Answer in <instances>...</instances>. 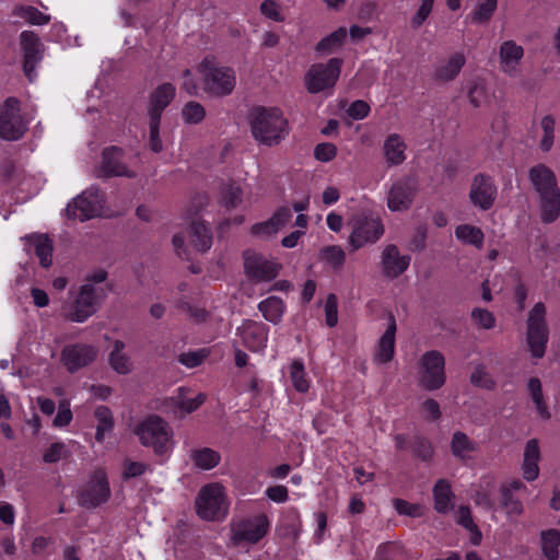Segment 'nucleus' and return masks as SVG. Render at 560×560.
Masks as SVG:
<instances>
[{"mask_svg": "<svg viewBox=\"0 0 560 560\" xmlns=\"http://www.w3.org/2000/svg\"><path fill=\"white\" fill-rule=\"evenodd\" d=\"M445 360L440 351L425 352L420 360L419 384L427 390H435L445 384Z\"/></svg>", "mask_w": 560, "mask_h": 560, "instance_id": "nucleus-11", "label": "nucleus"}, {"mask_svg": "<svg viewBox=\"0 0 560 560\" xmlns=\"http://www.w3.org/2000/svg\"><path fill=\"white\" fill-rule=\"evenodd\" d=\"M540 459V450L538 441L532 439L526 443L523 460V476L527 481H533L538 478L539 467L538 462Z\"/></svg>", "mask_w": 560, "mask_h": 560, "instance_id": "nucleus-26", "label": "nucleus"}, {"mask_svg": "<svg viewBox=\"0 0 560 560\" xmlns=\"http://www.w3.org/2000/svg\"><path fill=\"white\" fill-rule=\"evenodd\" d=\"M529 178L539 194L541 220L545 223L556 221L560 215V189L555 173L544 164H537L529 171Z\"/></svg>", "mask_w": 560, "mask_h": 560, "instance_id": "nucleus-2", "label": "nucleus"}, {"mask_svg": "<svg viewBox=\"0 0 560 560\" xmlns=\"http://www.w3.org/2000/svg\"><path fill=\"white\" fill-rule=\"evenodd\" d=\"M202 89L214 96H225L233 92L236 78L232 68L220 66L213 56H206L197 68Z\"/></svg>", "mask_w": 560, "mask_h": 560, "instance_id": "nucleus-3", "label": "nucleus"}, {"mask_svg": "<svg viewBox=\"0 0 560 560\" xmlns=\"http://www.w3.org/2000/svg\"><path fill=\"white\" fill-rule=\"evenodd\" d=\"M281 267L280 264L256 253L246 252L244 255L245 273L254 282H268L276 279Z\"/></svg>", "mask_w": 560, "mask_h": 560, "instance_id": "nucleus-16", "label": "nucleus"}, {"mask_svg": "<svg viewBox=\"0 0 560 560\" xmlns=\"http://www.w3.org/2000/svg\"><path fill=\"white\" fill-rule=\"evenodd\" d=\"M469 198L476 207L489 210L497 198V186L493 179L485 174L476 175L471 183Z\"/></svg>", "mask_w": 560, "mask_h": 560, "instance_id": "nucleus-18", "label": "nucleus"}, {"mask_svg": "<svg viewBox=\"0 0 560 560\" xmlns=\"http://www.w3.org/2000/svg\"><path fill=\"white\" fill-rule=\"evenodd\" d=\"M94 416L97 420L95 439L97 442H103L105 432H108L114 427L112 411L106 406H100L95 409Z\"/></svg>", "mask_w": 560, "mask_h": 560, "instance_id": "nucleus-42", "label": "nucleus"}, {"mask_svg": "<svg viewBox=\"0 0 560 560\" xmlns=\"http://www.w3.org/2000/svg\"><path fill=\"white\" fill-rule=\"evenodd\" d=\"M72 420V412L70 410V404L63 400L59 405V410L54 419V424L57 427H65Z\"/></svg>", "mask_w": 560, "mask_h": 560, "instance_id": "nucleus-61", "label": "nucleus"}, {"mask_svg": "<svg viewBox=\"0 0 560 560\" xmlns=\"http://www.w3.org/2000/svg\"><path fill=\"white\" fill-rule=\"evenodd\" d=\"M149 469V465L142 462H135L130 458H126L122 463L121 477L125 480L140 477Z\"/></svg>", "mask_w": 560, "mask_h": 560, "instance_id": "nucleus-51", "label": "nucleus"}, {"mask_svg": "<svg viewBox=\"0 0 560 560\" xmlns=\"http://www.w3.org/2000/svg\"><path fill=\"white\" fill-rule=\"evenodd\" d=\"M337 155V147L330 142L319 143L314 149V156L320 162H330Z\"/></svg>", "mask_w": 560, "mask_h": 560, "instance_id": "nucleus-53", "label": "nucleus"}, {"mask_svg": "<svg viewBox=\"0 0 560 560\" xmlns=\"http://www.w3.org/2000/svg\"><path fill=\"white\" fill-rule=\"evenodd\" d=\"M66 445L61 442L52 443L44 453L43 459L45 463H57L65 456Z\"/></svg>", "mask_w": 560, "mask_h": 560, "instance_id": "nucleus-59", "label": "nucleus"}, {"mask_svg": "<svg viewBox=\"0 0 560 560\" xmlns=\"http://www.w3.org/2000/svg\"><path fill=\"white\" fill-rule=\"evenodd\" d=\"M348 115L353 119H363L370 113V106L364 101H354L347 110Z\"/></svg>", "mask_w": 560, "mask_h": 560, "instance_id": "nucleus-63", "label": "nucleus"}, {"mask_svg": "<svg viewBox=\"0 0 560 560\" xmlns=\"http://www.w3.org/2000/svg\"><path fill=\"white\" fill-rule=\"evenodd\" d=\"M291 218V210L287 207H282L278 209L269 220L254 224L250 229V233L255 236L269 237L282 229Z\"/></svg>", "mask_w": 560, "mask_h": 560, "instance_id": "nucleus-23", "label": "nucleus"}, {"mask_svg": "<svg viewBox=\"0 0 560 560\" xmlns=\"http://www.w3.org/2000/svg\"><path fill=\"white\" fill-rule=\"evenodd\" d=\"M470 381L474 385L482 388H493L494 382L491 380L489 374L482 366H477L470 376Z\"/></svg>", "mask_w": 560, "mask_h": 560, "instance_id": "nucleus-57", "label": "nucleus"}, {"mask_svg": "<svg viewBox=\"0 0 560 560\" xmlns=\"http://www.w3.org/2000/svg\"><path fill=\"white\" fill-rule=\"evenodd\" d=\"M343 37H323L316 46V50L322 54H330L342 46Z\"/></svg>", "mask_w": 560, "mask_h": 560, "instance_id": "nucleus-62", "label": "nucleus"}, {"mask_svg": "<svg viewBox=\"0 0 560 560\" xmlns=\"http://www.w3.org/2000/svg\"><path fill=\"white\" fill-rule=\"evenodd\" d=\"M21 47L23 50V71L28 81L35 78V66L42 60L43 45L38 37H22Z\"/></svg>", "mask_w": 560, "mask_h": 560, "instance_id": "nucleus-22", "label": "nucleus"}, {"mask_svg": "<svg viewBox=\"0 0 560 560\" xmlns=\"http://www.w3.org/2000/svg\"><path fill=\"white\" fill-rule=\"evenodd\" d=\"M96 293L93 284L80 287L75 299L61 307V316L69 322L83 323L96 311Z\"/></svg>", "mask_w": 560, "mask_h": 560, "instance_id": "nucleus-10", "label": "nucleus"}, {"mask_svg": "<svg viewBox=\"0 0 560 560\" xmlns=\"http://www.w3.org/2000/svg\"><path fill=\"white\" fill-rule=\"evenodd\" d=\"M320 254L322 258L336 269L341 268L345 264L346 254L340 246H326L322 249Z\"/></svg>", "mask_w": 560, "mask_h": 560, "instance_id": "nucleus-46", "label": "nucleus"}, {"mask_svg": "<svg viewBox=\"0 0 560 560\" xmlns=\"http://www.w3.org/2000/svg\"><path fill=\"white\" fill-rule=\"evenodd\" d=\"M471 315L481 328L490 329L495 325V318L493 314L487 310L476 308L472 311Z\"/></svg>", "mask_w": 560, "mask_h": 560, "instance_id": "nucleus-58", "label": "nucleus"}, {"mask_svg": "<svg viewBox=\"0 0 560 560\" xmlns=\"http://www.w3.org/2000/svg\"><path fill=\"white\" fill-rule=\"evenodd\" d=\"M175 96V88L171 83L158 86L150 97L149 116L161 119L163 110Z\"/></svg>", "mask_w": 560, "mask_h": 560, "instance_id": "nucleus-24", "label": "nucleus"}, {"mask_svg": "<svg viewBox=\"0 0 560 560\" xmlns=\"http://www.w3.org/2000/svg\"><path fill=\"white\" fill-rule=\"evenodd\" d=\"M455 235L458 240L466 244L474 245L477 248L482 247L485 235L483 232L477 226L470 224L458 225L455 230Z\"/></svg>", "mask_w": 560, "mask_h": 560, "instance_id": "nucleus-40", "label": "nucleus"}, {"mask_svg": "<svg viewBox=\"0 0 560 560\" xmlns=\"http://www.w3.org/2000/svg\"><path fill=\"white\" fill-rule=\"evenodd\" d=\"M501 504L509 515L518 516L523 513L521 501L513 497L510 488H501Z\"/></svg>", "mask_w": 560, "mask_h": 560, "instance_id": "nucleus-47", "label": "nucleus"}, {"mask_svg": "<svg viewBox=\"0 0 560 560\" xmlns=\"http://www.w3.org/2000/svg\"><path fill=\"white\" fill-rule=\"evenodd\" d=\"M290 378L296 392L306 393L310 389L311 381L301 360H293L290 364Z\"/></svg>", "mask_w": 560, "mask_h": 560, "instance_id": "nucleus-38", "label": "nucleus"}, {"mask_svg": "<svg viewBox=\"0 0 560 560\" xmlns=\"http://www.w3.org/2000/svg\"><path fill=\"white\" fill-rule=\"evenodd\" d=\"M549 338V330L546 323L545 304L538 302L530 310L527 318V345L532 355L540 359L545 355Z\"/></svg>", "mask_w": 560, "mask_h": 560, "instance_id": "nucleus-5", "label": "nucleus"}, {"mask_svg": "<svg viewBox=\"0 0 560 560\" xmlns=\"http://www.w3.org/2000/svg\"><path fill=\"white\" fill-rule=\"evenodd\" d=\"M396 320L393 314L389 315V325L380 338L375 360L380 363L392 361L395 353Z\"/></svg>", "mask_w": 560, "mask_h": 560, "instance_id": "nucleus-25", "label": "nucleus"}, {"mask_svg": "<svg viewBox=\"0 0 560 560\" xmlns=\"http://www.w3.org/2000/svg\"><path fill=\"white\" fill-rule=\"evenodd\" d=\"M101 201L97 191H84L68 206L67 214L69 218L80 221L90 220L100 214Z\"/></svg>", "mask_w": 560, "mask_h": 560, "instance_id": "nucleus-17", "label": "nucleus"}, {"mask_svg": "<svg viewBox=\"0 0 560 560\" xmlns=\"http://www.w3.org/2000/svg\"><path fill=\"white\" fill-rule=\"evenodd\" d=\"M248 121L254 139L267 147L280 144L290 132L289 121L278 107L255 106Z\"/></svg>", "mask_w": 560, "mask_h": 560, "instance_id": "nucleus-1", "label": "nucleus"}, {"mask_svg": "<svg viewBox=\"0 0 560 560\" xmlns=\"http://www.w3.org/2000/svg\"><path fill=\"white\" fill-rule=\"evenodd\" d=\"M135 434L143 446L152 447L156 455L166 454L172 447L173 431L159 416H150L135 428Z\"/></svg>", "mask_w": 560, "mask_h": 560, "instance_id": "nucleus-4", "label": "nucleus"}, {"mask_svg": "<svg viewBox=\"0 0 560 560\" xmlns=\"http://www.w3.org/2000/svg\"><path fill=\"white\" fill-rule=\"evenodd\" d=\"M393 505L398 514L410 517H421L425 512V508L422 504L411 503L404 499H395Z\"/></svg>", "mask_w": 560, "mask_h": 560, "instance_id": "nucleus-45", "label": "nucleus"}, {"mask_svg": "<svg viewBox=\"0 0 560 560\" xmlns=\"http://www.w3.org/2000/svg\"><path fill=\"white\" fill-rule=\"evenodd\" d=\"M465 56L462 52H455L447 61L436 68L434 73L435 80L440 82L454 80L465 65Z\"/></svg>", "mask_w": 560, "mask_h": 560, "instance_id": "nucleus-30", "label": "nucleus"}, {"mask_svg": "<svg viewBox=\"0 0 560 560\" xmlns=\"http://www.w3.org/2000/svg\"><path fill=\"white\" fill-rule=\"evenodd\" d=\"M342 60L331 58L324 63H315L311 66L305 74V85L310 93H319L325 90L332 89L340 75Z\"/></svg>", "mask_w": 560, "mask_h": 560, "instance_id": "nucleus-8", "label": "nucleus"}, {"mask_svg": "<svg viewBox=\"0 0 560 560\" xmlns=\"http://www.w3.org/2000/svg\"><path fill=\"white\" fill-rule=\"evenodd\" d=\"M206 401V395L205 394H198L194 398H187L183 399L179 402V409L184 411L185 413H190L198 409L203 402Z\"/></svg>", "mask_w": 560, "mask_h": 560, "instance_id": "nucleus-64", "label": "nucleus"}, {"mask_svg": "<svg viewBox=\"0 0 560 560\" xmlns=\"http://www.w3.org/2000/svg\"><path fill=\"white\" fill-rule=\"evenodd\" d=\"M406 143L397 133L389 135L384 142V155L389 165H400L406 160Z\"/></svg>", "mask_w": 560, "mask_h": 560, "instance_id": "nucleus-28", "label": "nucleus"}, {"mask_svg": "<svg viewBox=\"0 0 560 560\" xmlns=\"http://www.w3.org/2000/svg\"><path fill=\"white\" fill-rule=\"evenodd\" d=\"M182 114L186 122L198 124L205 118L206 110L200 103L188 102L184 106Z\"/></svg>", "mask_w": 560, "mask_h": 560, "instance_id": "nucleus-50", "label": "nucleus"}, {"mask_svg": "<svg viewBox=\"0 0 560 560\" xmlns=\"http://www.w3.org/2000/svg\"><path fill=\"white\" fill-rule=\"evenodd\" d=\"M454 493L451 483L446 479H439L433 488L434 509L438 513L446 514L453 504Z\"/></svg>", "mask_w": 560, "mask_h": 560, "instance_id": "nucleus-27", "label": "nucleus"}, {"mask_svg": "<svg viewBox=\"0 0 560 560\" xmlns=\"http://www.w3.org/2000/svg\"><path fill=\"white\" fill-rule=\"evenodd\" d=\"M451 451L455 457L467 462L471 459V453L477 451V444L466 433L457 431L452 436Z\"/></svg>", "mask_w": 560, "mask_h": 560, "instance_id": "nucleus-32", "label": "nucleus"}, {"mask_svg": "<svg viewBox=\"0 0 560 560\" xmlns=\"http://www.w3.org/2000/svg\"><path fill=\"white\" fill-rule=\"evenodd\" d=\"M210 351L207 349H200L198 351L182 353L179 355V362L188 368H195L200 365L203 360L209 355Z\"/></svg>", "mask_w": 560, "mask_h": 560, "instance_id": "nucleus-54", "label": "nucleus"}, {"mask_svg": "<svg viewBox=\"0 0 560 560\" xmlns=\"http://www.w3.org/2000/svg\"><path fill=\"white\" fill-rule=\"evenodd\" d=\"M413 452L422 460H430L433 456L432 444L423 438H416L413 441Z\"/></svg>", "mask_w": 560, "mask_h": 560, "instance_id": "nucleus-56", "label": "nucleus"}, {"mask_svg": "<svg viewBox=\"0 0 560 560\" xmlns=\"http://www.w3.org/2000/svg\"><path fill=\"white\" fill-rule=\"evenodd\" d=\"M197 513L202 520L218 521L228 514L224 488L219 483L205 486L196 501Z\"/></svg>", "mask_w": 560, "mask_h": 560, "instance_id": "nucleus-6", "label": "nucleus"}, {"mask_svg": "<svg viewBox=\"0 0 560 560\" xmlns=\"http://www.w3.org/2000/svg\"><path fill=\"white\" fill-rule=\"evenodd\" d=\"M434 0H420L419 8L412 19V24L416 26L421 25L432 11Z\"/></svg>", "mask_w": 560, "mask_h": 560, "instance_id": "nucleus-60", "label": "nucleus"}, {"mask_svg": "<svg viewBox=\"0 0 560 560\" xmlns=\"http://www.w3.org/2000/svg\"><path fill=\"white\" fill-rule=\"evenodd\" d=\"M555 125L556 120L551 115H547L541 119L544 136L540 141V148L542 151H549L553 144Z\"/></svg>", "mask_w": 560, "mask_h": 560, "instance_id": "nucleus-49", "label": "nucleus"}, {"mask_svg": "<svg viewBox=\"0 0 560 560\" xmlns=\"http://www.w3.org/2000/svg\"><path fill=\"white\" fill-rule=\"evenodd\" d=\"M243 201V189L234 180L222 183L219 190V203L226 209H235Z\"/></svg>", "mask_w": 560, "mask_h": 560, "instance_id": "nucleus-31", "label": "nucleus"}, {"mask_svg": "<svg viewBox=\"0 0 560 560\" xmlns=\"http://www.w3.org/2000/svg\"><path fill=\"white\" fill-rule=\"evenodd\" d=\"M21 103L15 97H9L0 107V138L14 141L23 137L27 124L21 116Z\"/></svg>", "mask_w": 560, "mask_h": 560, "instance_id": "nucleus-9", "label": "nucleus"}, {"mask_svg": "<svg viewBox=\"0 0 560 560\" xmlns=\"http://www.w3.org/2000/svg\"><path fill=\"white\" fill-rule=\"evenodd\" d=\"M243 345L250 351H258L266 347L268 329L254 320H245L238 328Z\"/></svg>", "mask_w": 560, "mask_h": 560, "instance_id": "nucleus-21", "label": "nucleus"}, {"mask_svg": "<svg viewBox=\"0 0 560 560\" xmlns=\"http://www.w3.org/2000/svg\"><path fill=\"white\" fill-rule=\"evenodd\" d=\"M13 15L23 19L33 25H43L49 22V15L44 14L34 7L30 5H16L13 9Z\"/></svg>", "mask_w": 560, "mask_h": 560, "instance_id": "nucleus-41", "label": "nucleus"}, {"mask_svg": "<svg viewBox=\"0 0 560 560\" xmlns=\"http://www.w3.org/2000/svg\"><path fill=\"white\" fill-rule=\"evenodd\" d=\"M383 234L384 225L378 218L358 215L352 220V233L349 243L355 250L368 243H375Z\"/></svg>", "mask_w": 560, "mask_h": 560, "instance_id": "nucleus-13", "label": "nucleus"}, {"mask_svg": "<svg viewBox=\"0 0 560 560\" xmlns=\"http://www.w3.org/2000/svg\"><path fill=\"white\" fill-rule=\"evenodd\" d=\"M260 12L265 18L275 22H281L285 18L282 5L276 0H265L260 4Z\"/></svg>", "mask_w": 560, "mask_h": 560, "instance_id": "nucleus-48", "label": "nucleus"}, {"mask_svg": "<svg viewBox=\"0 0 560 560\" xmlns=\"http://www.w3.org/2000/svg\"><path fill=\"white\" fill-rule=\"evenodd\" d=\"M326 324L335 327L338 323V300L335 294H329L325 303Z\"/></svg>", "mask_w": 560, "mask_h": 560, "instance_id": "nucleus-55", "label": "nucleus"}, {"mask_svg": "<svg viewBox=\"0 0 560 560\" xmlns=\"http://www.w3.org/2000/svg\"><path fill=\"white\" fill-rule=\"evenodd\" d=\"M190 233V243L198 252L205 253L211 247L210 230L202 222H192Z\"/></svg>", "mask_w": 560, "mask_h": 560, "instance_id": "nucleus-35", "label": "nucleus"}, {"mask_svg": "<svg viewBox=\"0 0 560 560\" xmlns=\"http://www.w3.org/2000/svg\"><path fill=\"white\" fill-rule=\"evenodd\" d=\"M418 191V180L413 176H405L396 180L388 194L387 206L392 211L408 210Z\"/></svg>", "mask_w": 560, "mask_h": 560, "instance_id": "nucleus-15", "label": "nucleus"}, {"mask_svg": "<svg viewBox=\"0 0 560 560\" xmlns=\"http://www.w3.org/2000/svg\"><path fill=\"white\" fill-rule=\"evenodd\" d=\"M498 1L499 0H475L468 19L478 24L488 23L498 9Z\"/></svg>", "mask_w": 560, "mask_h": 560, "instance_id": "nucleus-33", "label": "nucleus"}, {"mask_svg": "<svg viewBox=\"0 0 560 560\" xmlns=\"http://www.w3.org/2000/svg\"><path fill=\"white\" fill-rule=\"evenodd\" d=\"M124 150L118 147L104 149L102 153L101 172L105 177L126 176L133 177L135 173L122 163Z\"/></svg>", "mask_w": 560, "mask_h": 560, "instance_id": "nucleus-19", "label": "nucleus"}, {"mask_svg": "<svg viewBox=\"0 0 560 560\" xmlns=\"http://www.w3.org/2000/svg\"><path fill=\"white\" fill-rule=\"evenodd\" d=\"M269 527L270 522L265 513L241 518L231 525L232 540L234 544L243 541L257 544L267 535Z\"/></svg>", "mask_w": 560, "mask_h": 560, "instance_id": "nucleus-12", "label": "nucleus"}, {"mask_svg": "<svg viewBox=\"0 0 560 560\" xmlns=\"http://www.w3.org/2000/svg\"><path fill=\"white\" fill-rule=\"evenodd\" d=\"M382 269L387 278L395 279L404 273L410 264L409 256H402L396 245H387L382 253Z\"/></svg>", "mask_w": 560, "mask_h": 560, "instance_id": "nucleus-20", "label": "nucleus"}, {"mask_svg": "<svg viewBox=\"0 0 560 560\" xmlns=\"http://www.w3.org/2000/svg\"><path fill=\"white\" fill-rule=\"evenodd\" d=\"M28 240L34 246L35 255L39 258L40 265L48 268L52 262V241L43 234L32 235Z\"/></svg>", "mask_w": 560, "mask_h": 560, "instance_id": "nucleus-34", "label": "nucleus"}, {"mask_svg": "<svg viewBox=\"0 0 560 560\" xmlns=\"http://www.w3.org/2000/svg\"><path fill=\"white\" fill-rule=\"evenodd\" d=\"M98 350L92 345L75 342L67 345L60 352V361L68 372L74 373L91 364L97 357Z\"/></svg>", "mask_w": 560, "mask_h": 560, "instance_id": "nucleus-14", "label": "nucleus"}, {"mask_svg": "<svg viewBox=\"0 0 560 560\" xmlns=\"http://www.w3.org/2000/svg\"><path fill=\"white\" fill-rule=\"evenodd\" d=\"M524 55L522 46L512 40L504 42L500 48L501 68L504 72L512 74Z\"/></svg>", "mask_w": 560, "mask_h": 560, "instance_id": "nucleus-29", "label": "nucleus"}, {"mask_svg": "<svg viewBox=\"0 0 560 560\" xmlns=\"http://www.w3.org/2000/svg\"><path fill=\"white\" fill-rule=\"evenodd\" d=\"M528 389H529L532 399L536 405V409H537L539 416L542 419H549L550 412H549L548 407L544 400L542 388H541V383H540L539 378L532 377L528 382Z\"/></svg>", "mask_w": 560, "mask_h": 560, "instance_id": "nucleus-43", "label": "nucleus"}, {"mask_svg": "<svg viewBox=\"0 0 560 560\" xmlns=\"http://www.w3.org/2000/svg\"><path fill=\"white\" fill-rule=\"evenodd\" d=\"M258 308L267 320L277 324L283 315L284 303L278 296H270L260 302Z\"/></svg>", "mask_w": 560, "mask_h": 560, "instance_id": "nucleus-36", "label": "nucleus"}, {"mask_svg": "<svg viewBox=\"0 0 560 560\" xmlns=\"http://www.w3.org/2000/svg\"><path fill=\"white\" fill-rule=\"evenodd\" d=\"M195 465L201 469H211L220 462V454L211 448L205 447L192 453Z\"/></svg>", "mask_w": 560, "mask_h": 560, "instance_id": "nucleus-44", "label": "nucleus"}, {"mask_svg": "<svg viewBox=\"0 0 560 560\" xmlns=\"http://www.w3.org/2000/svg\"><path fill=\"white\" fill-rule=\"evenodd\" d=\"M160 122H161V119L150 117L149 147L155 153H159L163 150L162 140L160 138Z\"/></svg>", "mask_w": 560, "mask_h": 560, "instance_id": "nucleus-52", "label": "nucleus"}, {"mask_svg": "<svg viewBox=\"0 0 560 560\" xmlns=\"http://www.w3.org/2000/svg\"><path fill=\"white\" fill-rule=\"evenodd\" d=\"M125 345L120 340L114 342V349L109 354L110 366L120 374H127L131 370L130 359L122 353Z\"/></svg>", "mask_w": 560, "mask_h": 560, "instance_id": "nucleus-39", "label": "nucleus"}, {"mask_svg": "<svg viewBox=\"0 0 560 560\" xmlns=\"http://www.w3.org/2000/svg\"><path fill=\"white\" fill-rule=\"evenodd\" d=\"M560 547V532L548 529L541 533V550L547 560H558Z\"/></svg>", "mask_w": 560, "mask_h": 560, "instance_id": "nucleus-37", "label": "nucleus"}, {"mask_svg": "<svg viewBox=\"0 0 560 560\" xmlns=\"http://www.w3.org/2000/svg\"><path fill=\"white\" fill-rule=\"evenodd\" d=\"M108 477L104 468H96L78 493V502L85 509H95L110 498Z\"/></svg>", "mask_w": 560, "mask_h": 560, "instance_id": "nucleus-7", "label": "nucleus"}]
</instances>
